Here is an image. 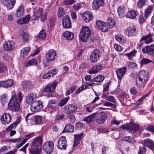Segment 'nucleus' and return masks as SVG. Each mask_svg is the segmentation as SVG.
<instances>
[{
  "label": "nucleus",
  "mask_w": 154,
  "mask_h": 154,
  "mask_svg": "<svg viewBox=\"0 0 154 154\" xmlns=\"http://www.w3.org/2000/svg\"><path fill=\"white\" fill-rule=\"evenodd\" d=\"M22 93L19 92L16 93L15 91L12 93L11 99L9 102L8 107L9 109L13 111L16 112L20 109V104L22 100Z\"/></svg>",
  "instance_id": "1"
},
{
  "label": "nucleus",
  "mask_w": 154,
  "mask_h": 154,
  "mask_svg": "<svg viewBox=\"0 0 154 154\" xmlns=\"http://www.w3.org/2000/svg\"><path fill=\"white\" fill-rule=\"evenodd\" d=\"M90 35V30L88 27L84 26L81 29L79 37L82 42H86Z\"/></svg>",
  "instance_id": "2"
},
{
  "label": "nucleus",
  "mask_w": 154,
  "mask_h": 154,
  "mask_svg": "<svg viewBox=\"0 0 154 154\" xmlns=\"http://www.w3.org/2000/svg\"><path fill=\"white\" fill-rule=\"evenodd\" d=\"M54 146V142L51 141L45 142L43 145V150L47 154H51L53 152Z\"/></svg>",
  "instance_id": "3"
},
{
  "label": "nucleus",
  "mask_w": 154,
  "mask_h": 154,
  "mask_svg": "<svg viewBox=\"0 0 154 154\" xmlns=\"http://www.w3.org/2000/svg\"><path fill=\"white\" fill-rule=\"evenodd\" d=\"M121 128L123 130H127L131 132H135L137 131L139 128V126L137 125L131 123L130 124H127L121 126Z\"/></svg>",
  "instance_id": "4"
},
{
  "label": "nucleus",
  "mask_w": 154,
  "mask_h": 154,
  "mask_svg": "<svg viewBox=\"0 0 154 154\" xmlns=\"http://www.w3.org/2000/svg\"><path fill=\"white\" fill-rule=\"evenodd\" d=\"M43 107L42 102L41 100H35L31 105V109L32 112H35L42 109Z\"/></svg>",
  "instance_id": "5"
},
{
  "label": "nucleus",
  "mask_w": 154,
  "mask_h": 154,
  "mask_svg": "<svg viewBox=\"0 0 154 154\" xmlns=\"http://www.w3.org/2000/svg\"><path fill=\"white\" fill-rule=\"evenodd\" d=\"M57 82L55 81L47 85L44 89V91L46 93H52L55 90Z\"/></svg>",
  "instance_id": "6"
},
{
  "label": "nucleus",
  "mask_w": 154,
  "mask_h": 154,
  "mask_svg": "<svg viewBox=\"0 0 154 154\" xmlns=\"http://www.w3.org/2000/svg\"><path fill=\"white\" fill-rule=\"evenodd\" d=\"M101 56L100 51L97 49L94 50L90 56V60L92 62H96Z\"/></svg>",
  "instance_id": "7"
},
{
  "label": "nucleus",
  "mask_w": 154,
  "mask_h": 154,
  "mask_svg": "<svg viewBox=\"0 0 154 154\" xmlns=\"http://www.w3.org/2000/svg\"><path fill=\"white\" fill-rule=\"evenodd\" d=\"M107 118V115L106 113L104 112H102L99 113L95 120L97 123L102 124L105 122Z\"/></svg>",
  "instance_id": "8"
},
{
  "label": "nucleus",
  "mask_w": 154,
  "mask_h": 154,
  "mask_svg": "<svg viewBox=\"0 0 154 154\" xmlns=\"http://www.w3.org/2000/svg\"><path fill=\"white\" fill-rule=\"evenodd\" d=\"M67 141L64 136L61 137L58 141L57 147L60 149L66 150L67 147Z\"/></svg>",
  "instance_id": "9"
},
{
  "label": "nucleus",
  "mask_w": 154,
  "mask_h": 154,
  "mask_svg": "<svg viewBox=\"0 0 154 154\" xmlns=\"http://www.w3.org/2000/svg\"><path fill=\"white\" fill-rule=\"evenodd\" d=\"M2 3L8 10L12 9L16 3L15 0H2Z\"/></svg>",
  "instance_id": "10"
},
{
  "label": "nucleus",
  "mask_w": 154,
  "mask_h": 154,
  "mask_svg": "<svg viewBox=\"0 0 154 154\" xmlns=\"http://www.w3.org/2000/svg\"><path fill=\"white\" fill-rule=\"evenodd\" d=\"M56 55V52L54 50H49L45 54L46 59L48 61H53L55 59Z\"/></svg>",
  "instance_id": "11"
},
{
  "label": "nucleus",
  "mask_w": 154,
  "mask_h": 154,
  "mask_svg": "<svg viewBox=\"0 0 154 154\" xmlns=\"http://www.w3.org/2000/svg\"><path fill=\"white\" fill-rule=\"evenodd\" d=\"M136 29L134 26L127 27L124 31L125 34L128 37L136 35Z\"/></svg>",
  "instance_id": "12"
},
{
  "label": "nucleus",
  "mask_w": 154,
  "mask_h": 154,
  "mask_svg": "<svg viewBox=\"0 0 154 154\" xmlns=\"http://www.w3.org/2000/svg\"><path fill=\"white\" fill-rule=\"evenodd\" d=\"M11 119V116L9 113H5L1 117L0 119L2 123L6 125L10 122Z\"/></svg>",
  "instance_id": "13"
},
{
  "label": "nucleus",
  "mask_w": 154,
  "mask_h": 154,
  "mask_svg": "<svg viewBox=\"0 0 154 154\" xmlns=\"http://www.w3.org/2000/svg\"><path fill=\"white\" fill-rule=\"evenodd\" d=\"M103 68V67L101 65H97L91 67L88 72L91 74L96 73L102 70Z\"/></svg>",
  "instance_id": "14"
},
{
  "label": "nucleus",
  "mask_w": 154,
  "mask_h": 154,
  "mask_svg": "<svg viewBox=\"0 0 154 154\" xmlns=\"http://www.w3.org/2000/svg\"><path fill=\"white\" fill-rule=\"evenodd\" d=\"M142 143L144 146L154 151V143L152 140L149 139H146L142 142Z\"/></svg>",
  "instance_id": "15"
},
{
  "label": "nucleus",
  "mask_w": 154,
  "mask_h": 154,
  "mask_svg": "<svg viewBox=\"0 0 154 154\" xmlns=\"http://www.w3.org/2000/svg\"><path fill=\"white\" fill-rule=\"evenodd\" d=\"M64 109L66 111L67 114H69L75 112L77 109V107L73 104H71L65 106Z\"/></svg>",
  "instance_id": "16"
},
{
  "label": "nucleus",
  "mask_w": 154,
  "mask_h": 154,
  "mask_svg": "<svg viewBox=\"0 0 154 154\" xmlns=\"http://www.w3.org/2000/svg\"><path fill=\"white\" fill-rule=\"evenodd\" d=\"M62 24L64 28H70L71 27V23L69 17L68 16L64 17L62 20Z\"/></svg>",
  "instance_id": "17"
},
{
  "label": "nucleus",
  "mask_w": 154,
  "mask_h": 154,
  "mask_svg": "<svg viewBox=\"0 0 154 154\" xmlns=\"http://www.w3.org/2000/svg\"><path fill=\"white\" fill-rule=\"evenodd\" d=\"M142 51L144 53H147L149 55H152L154 51V45L147 46L143 48Z\"/></svg>",
  "instance_id": "18"
},
{
  "label": "nucleus",
  "mask_w": 154,
  "mask_h": 154,
  "mask_svg": "<svg viewBox=\"0 0 154 154\" xmlns=\"http://www.w3.org/2000/svg\"><path fill=\"white\" fill-rule=\"evenodd\" d=\"M96 23L97 27L102 32H106L108 31V26H106V23L98 20L96 21Z\"/></svg>",
  "instance_id": "19"
},
{
  "label": "nucleus",
  "mask_w": 154,
  "mask_h": 154,
  "mask_svg": "<svg viewBox=\"0 0 154 154\" xmlns=\"http://www.w3.org/2000/svg\"><path fill=\"white\" fill-rule=\"evenodd\" d=\"M3 47L5 51H11L12 50L14 47V43L11 41L6 42L4 44Z\"/></svg>",
  "instance_id": "20"
},
{
  "label": "nucleus",
  "mask_w": 154,
  "mask_h": 154,
  "mask_svg": "<svg viewBox=\"0 0 154 154\" xmlns=\"http://www.w3.org/2000/svg\"><path fill=\"white\" fill-rule=\"evenodd\" d=\"M42 138L41 137H38L35 138L33 141L31 146L41 148Z\"/></svg>",
  "instance_id": "21"
},
{
  "label": "nucleus",
  "mask_w": 154,
  "mask_h": 154,
  "mask_svg": "<svg viewBox=\"0 0 154 154\" xmlns=\"http://www.w3.org/2000/svg\"><path fill=\"white\" fill-rule=\"evenodd\" d=\"M36 98L35 94L31 93L28 94L26 98V102L28 104H31L33 102L34 100Z\"/></svg>",
  "instance_id": "22"
},
{
  "label": "nucleus",
  "mask_w": 154,
  "mask_h": 154,
  "mask_svg": "<svg viewBox=\"0 0 154 154\" xmlns=\"http://www.w3.org/2000/svg\"><path fill=\"white\" fill-rule=\"evenodd\" d=\"M152 34L149 33L147 35L143 36L142 37L141 39L140 40V42L142 41H144V43L146 44H149L153 42L152 37Z\"/></svg>",
  "instance_id": "23"
},
{
  "label": "nucleus",
  "mask_w": 154,
  "mask_h": 154,
  "mask_svg": "<svg viewBox=\"0 0 154 154\" xmlns=\"http://www.w3.org/2000/svg\"><path fill=\"white\" fill-rule=\"evenodd\" d=\"M104 4V0H94L92 4V8L94 9H97Z\"/></svg>",
  "instance_id": "24"
},
{
  "label": "nucleus",
  "mask_w": 154,
  "mask_h": 154,
  "mask_svg": "<svg viewBox=\"0 0 154 154\" xmlns=\"http://www.w3.org/2000/svg\"><path fill=\"white\" fill-rule=\"evenodd\" d=\"M126 68L123 67L122 68L118 69L116 71V73L118 79H121L124 75L125 74Z\"/></svg>",
  "instance_id": "25"
},
{
  "label": "nucleus",
  "mask_w": 154,
  "mask_h": 154,
  "mask_svg": "<svg viewBox=\"0 0 154 154\" xmlns=\"http://www.w3.org/2000/svg\"><path fill=\"white\" fill-rule=\"evenodd\" d=\"M82 16L83 20L86 23L89 22L93 18V16L88 11L84 13Z\"/></svg>",
  "instance_id": "26"
},
{
  "label": "nucleus",
  "mask_w": 154,
  "mask_h": 154,
  "mask_svg": "<svg viewBox=\"0 0 154 154\" xmlns=\"http://www.w3.org/2000/svg\"><path fill=\"white\" fill-rule=\"evenodd\" d=\"M30 17L31 16L29 15H27L25 17L18 19L17 22L20 24L27 23L29 21Z\"/></svg>",
  "instance_id": "27"
},
{
  "label": "nucleus",
  "mask_w": 154,
  "mask_h": 154,
  "mask_svg": "<svg viewBox=\"0 0 154 154\" xmlns=\"http://www.w3.org/2000/svg\"><path fill=\"white\" fill-rule=\"evenodd\" d=\"M122 141H125L128 143L135 144L136 141L135 139L131 136H125L123 137L121 139Z\"/></svg>",
  "instance_id": "28"
},
{
  "label": "nucleus",
  "mask_w": 154,
  "mask_h": 154,
  "mask_svg": "<svg viewBox=\"0 0 154 154\" xmlns=\"http://www.w3.org/2000/svg\"><path fill=\"white\" fill-rule=\"evenodd\" d=\"M137 78L138 79L147 82L148 75L145 71L144 70H142L140 72Z\"/></svg>",
  "instance_id": "29"
},
{
  "label": "nucleus",
  "mask_w": 154,
  "mask_h": 154,
  "mask_svg": "<svg viewBox=\"0 0 154 154\" xmlns=\"http://www.w3.org/2000/svg\"><path fill=\"white\" fill-rule=\"evenodd\" d=\"M57 72L56 70L55 69L50 71L44 74L42 76V78L43 79H49L51 77H53L54 75L56 74Z\"/></svg>",
  "instance_id": "30"
},
{
  "label": "nucleus",
  "mask_w": 154,
  "mask_h": 154,
  "mask_svg": "<svg viewBox=\"0 0 154 154\" xmlns=\"http://www.w3.org/2000/svg\"><path fill=\"white\" fill-rule=\"evenodd\" d=\"M83 135L82 133H81L77 135H74V140L73 146H76L79 144L80 141Z\"/></svg>",
  "instance_id": "31"
},
{
  "label": "nucleus",
  "mask_w": 154,
  "mask_h": 154,
  "mask_svg": "<svg viewBox=\"0 0 154 154\" xmlns=\"http://www.w3.org/2000/svg\"><path fill=\"white\" fill-rule=\"evenodd\" d=\"M38 65V64L37 60L35 59H32L26 62L25 64V66L27 67L31 66H36Z\"/></svg>",
  "instance_id": "32"
},
{
  "label": "nucleus",
  "mask_w": 154,
  "mask_h": 154,
  "mask_svg": "<svg viewBox=\"0 0 154 154\" xmlns=\"http://www.w3.org/2000/svg\"><path fill=\"white\" fill-rule=\"evenodd\" d=\"M43 10L42 8H39L35 11H34L33 15V17L34 20L40 17L43 13Z\"/></svg>",
  "instance_id": "33"
},
{
  "label": "nucleus",
  "mask_w": 154,
  "mask_h": 154,
  "mask_svg": "<svg viewBox=\"0 0 154 154\" xmlns=\"http://www.w3.org/2000/svg\"><path fill=\"white\" fill-rule=\"evenodd\" d=\"M154 6H153L149 5L148 7L145 9L144 11V17L146 19L149 16L152 12Z\"/></svg>",
  "instance_id": "34"
},
{
  "label": "nucleus",
  "mask_w": 154,
  "mask_h": 154,
  "mask_svg": "<svg viewBox=\"0 0 154 154\" xmlns=\"http://www.w3.org/2000/svg\"><path fill=\"white\" fill-rule=\"evenodd\" d=\"M41 150V148L32 147L29 149V151L31 154H39Z\"/></svg>",
  "instance_id": "35"
},
{
  "label": "nucleus",
  "mask_w": 154,
  "mask_h": 154,
  "mask_svg": "<svg viewBox=\"0 0 154 154\" xmlns=\"http://www.w3.org/2000/svg\"><path fill=\"white\" fill-rule=\"evenodd\" d=\"M24 8L23 6H20L16 11V13L15 16L17 17H19L23 15L24 13Z\"/></svg>",
  "instance_id": "36"
},
{
  "label": "nucleus",
  "mask_w": 154,
  "mask_h": 154,
  "mask_svg": "<svg viewBox=\"0 0 154 154\" xmlns=\"http://www.w3.org/2000/svg\"><path fill=\"white\" fill-rule=\"evenodd\" d=\"M22 85L24 89H29L32 88V83L28 81H24L22 83Z\"/></svg>",
  "instance_id": "37"
},
{
  "label": "nucleus",
  "mask_w": 154,
  "mask_h": 154,
  "mask_svg": "<svg viewBox=\"0 0 154 154\" xmlns=\"http://www.w3.org/2000/svg\"><path fill=\"white\" fill-rule=\"evenodd\" d=\"M137 15V12L133 10L128 12L126 14V16L128 18L134 19L136 17Z\"/></svg>",
  "instance_id": "38"
},
{
  "label": "nucleus",
  "mask_w": 154,
  "mask_h": 154,
  "mask_svg": "<svg viewBox=\"0 0 154 154\" xmlns=\"http://www.w3.org/2000/svg\"><path fill=\"white\" fill-rule=\"evenodd\" d=\"M55 109V106L53 104H51L49 105V102H48L47 106L45 108V110L48 112L51 113L54 112Z\"/></svg>",
  "instance_id": "39"
},
{
  "label": "nucleus",
  "mask_w": 154,
  "mask_h": 154,
  "mask_svg": "<svg viewBox=\"0 0 154 154\" xmlns=\"http://www.w3.org/2000/svg\"><path fill=\"white\" fill-rule=\"evenodd\" d=\"M63 34V36L68 40H72L74 38L73 33L69 31H66Z\"/></svg>",
  "instance_id": "40"
},
{
  "label": "nucleus",
  "mask_w": 154,
  "mask_h": 154,
  "mask_svg": "<svg viewBox=\"0 0 154 154\" xmlns=\"http://www.w3.org/2000/svg\"><path fill=\"white\" fill-rule=\"evenodd\" d=\"M73 126L70 124L67 125L65 127L63 132H72L74 131Z\"/></svg>",
  "instance_id": "41"
},
{
  "label": "nucleus",
  "mask_w": 154,
  "mask_h": 154,
  "mask_svg": "<svg viewBox=\"0 0 154 154\" xmlns=\"http://www.w3.org/2000/svg\"><path fill=\"white\" fill-rule=\"evenodd\" d=\"M96 113H93L92 114L85 117L84 119V120L87 123H90L94 119V117Z\"/></svg>",
  "instance_id": "42"
},
{
  "label": "nucleus",
  "mask_w": 154,
  "mask_h": 154,
  "mask_svg": "<svg viewBox=\"0 0 154 154\" xmlns=\"http://www.w3.org/2000/svg\"><path fill=\"white\" fill-rule=\"evenodd\" d=\"M20 117H18L15 122L11 125L8 128H6V130L7 131H9L10 130L13 129L14 127H15L20 122Z\"/></svg>",
  "instance_id": "43"
},
{
  "label": "nucleus",
  "mask_w": 154,
  "mask_h": 154,
  "mask_svg": "<svg viewBox=\"0 0 154 154\" xmlns=\"http://www.w3.org/2000/svg\"><path fill=\"white\" fill-rule=\"evenodd\" d=\"M34 123L36 125H39L42 122V117L39 115H35L34 116Z\"/></svg>",
  "instance_id": "44"
},
{
  "label": "nucleus",
  "mask_w": 154,
  "mask_h": 154,
  "mask_svg": "<svg viewBox=\"0 0 154 154\" xmlns=\"http://www.w3.org/2000/svg\"><path fill=\"white\" fill-rule=\"evenodd\" d=\"M5 81V88L11 87L14 85L13 81L11 79H8Z\"/></svg>",
  "instance_id": "45"
},
{
  "label": "nucleus",
  "mask_w": 154,
  "mask_h": 154,
  "mask_svg": "<svg viewBox=\"0 0 154 154\" xmlns=\"http://www.w3.org/2000/svg\"><path fill=\"white\" fill-rule=\"evenodd\" d=\"M117 12L120 17H122L125 13V8L123 6H120L117 8Z\"/></svg>",
  "instance_id": "46"
},
{
  "label": "nucleus",
  "mask_w": 154,
  "mask_h": 154,
  "mask_svg": "<svg viewBox=\"0 0 154 154\" xmlns=\"http://www.w3.org/2000/svg\"><path fill=\"white\" fill-rule=\"evenodd\" d=\"M30 50V48L29 47L25 48L21 51V55L23 57L26 56L29 53Z\"/></svg>",
  "instance_id": "47"
},
{
  "label": "nucleus",
  "mask_w": 154,
  "mask_h": 154,
  "mask_svg": "<svg viewBox=\"0 0 154 154\" xmlns=\"http://www.w3.org/2000/svg\"><path fill=\"white\" fill-rule=\"evenodd\" d=\"M146 82L138 79L136 81V84L140 88H142L144 87L146 84Z\"/></svg>",
  "instance_id": "48"
},
{
  "label": "nucleus",
  "mask_w": 154,
  "mask_h": 154,
  "mask_svg": "<svg viewBox=\"0 0 154 154\" xmlns=\"http://www.w3.org/2000/svg\"><path fill=\"white\" fill-rule=\"evenodd\" d=\"M21 35L22 37L23 40L24 42H26L28 41L29 36L27 33L22 31L21 32Z\"/></svg>",
  "instance_id": "49"
},
{
  "label": "nucleus",
  "mask_w": 154,
  "mask_h": 154,
  "mask_svg": "<svg viewBox=\"0 0 154 154\" xmlns=\"http://www.w3.org/2000/svg\"><path fill=\"white\" fill-rule=\"evenodd\" d=\"M69 99L70 97H67L66 98L62 99L60 101L59 106L60 107L63 106L66 103Z\"/></svg>",
  "instance_id": "50"
},
{
  "label": "nucleus",
  "mask_w": 154,
  "mask_h": 154,
  "mask_svg": "<svg viewBox=\"0 0 154 154\" xmlns=\"http://www.w3.org/2000/svg\"><path fill=\"white\" fill-rule=\"evenodd\" d=\"M149 94H146L143 96L137 102L135 103V105L136 106H138L142 104L143 103V100Z\"/></svg>",
  "instance_id": "51"
},
{
  "label": "nucleus",
  "mask_w": 154,
  "mask_h": 154,
  "mask_svg": "<svg viewBox=\"0 0 154 154\" xmlns=\"http://www.w3.org/2000/svg\"><path fill=\"white\" fill-rule=\"evenodd\" d=\"M104 79V77L102 75H99L94 78L93 81H94L96 82H103Z\"/></svg>",
  "instance_id": "52"
},
{
  "label": "nucleus",
  "mask_w": 154,
  "mask_h": 154,
  "mask_svg": "<svg viewBox=\"0 0 154 154\" xmlns=\"http://www.w3.org/2000/svg\"><path fill=\"white\" fill-rule=\"evenodd\" d=\"M146 0H139L137 2V7L140 8H142L144 5H146Z\"/></svg>",
  "instance_id": "53"
},
{
  "label": "nucleus",
  "mask_w": 154,
  "mask_h": 154,
  "mask_svg": "<svg viewBox=\"0 0 154 154\" xmlns=\"http://www.w3.org/2000/svg\"><path fill=\"white\" fill-rule=\"evenodd\" d=\"M107 26H108L111 28L115 26V22L111 18H108L107 20Z\"/></svg>",
  "instance_id": "54"
},
{
  "label": "nucleus",
  "mask_w": 154,
  "mask_h": 154,
  "mask_svg": "<svg viewBox=\"0 0 154 154\" xmlns=\"http://www.w3.org/2000/svg\"><path fill=\"white\" fill-rule=\"evenodd\" d=\"M46 37L45 33L44 30H42L39 33L38 37L40 39L44 40Z\"/></svg>",
  "instance_id": "55"
},
{
  "label": "nucleus",
  "mask_w": 154,
  "mask_h": 154,
  "mask_svg": "<svg viewBox=\"0 0 154 154\" xmlns=\"http://www.w3.org/2000/svg\"><path fill=\"white\" fill-rule=\"evenodd\" d=\"M115 39L118 42H119L121 44H123L124 43V40L123 39L122 36H119L118 35H116L115 36Z\"/></svg>",
  "instance_id": "56"
},
{
  "label": "nucleus",
  "mask_w": 154,
  "mask_h": 154,
  "mask_svg": "<svg viewBox=\"0 0 154 154\" xmlns=\"http://www.w3.org/2000/svg\"><path fill=\"white\" fill-rule=\"evenodd\" d=\"M136 53V51H132L129 53L125 54L124 55L127 56L128 57V59L131 60L134 56V54Z\"/></svg>",
  "instance_id": "57"
},
{
  "label": "nucleus",
  "mask_w": 154,
  "mask_h": 154,
  "mask_svg": "<svg viewBox=\"0 0 154 154\" xmlns=\"http://www.w3.org/2000/svg\"><path fill=\"white\" fill-rule=\"evenodd\" d=\"M75 86H73L70 88L65 93L66 96H68L72 93L75 90Z\"/></svg>",
  "instance_id": "58"
},
{
  "label": "nucleus",
  "mask_w": 154,
  "mask_h": 154,
  "mask_svg": "<svg viewBox=\"0 0 154 154\" xmlns=\"http://www.w3.org/2000/svg\"><path fill=\"white\" fill-rule=\"evenodd\" d=\"M64 13V10L63 8H59L58 10V17H62Z\"/></svg>",
  "instance_id": "59"
},
{
  "label": "nucleus",
  "mask_w": 154,
  "mask_h": 154,
  "mask_svg": "<svg viewBox=\"0 0 154 154\" xmlns=\"http://www.w3.org/2000/svg\"><path fill=\"white\" fill-rule=\"evenodd\" d=\"M151 62V61L149 59L143 58L141 60V64H147Z\"/></svg>",
  "instance_id": "60"
},
{
  "label": "nucleus",
  "mask_w": 154,
  "mask_h": 154,
  "mask_svg": "<svg viewBox=\"0 0 154 154\" xmlns=\"http://www.w3.org/2000/svg\"><path fill=\"white\" fill-rule=\"evenodd\" d=\"M64 117V114H61L60 115H57L56 116L55 120L57 121L62 120Z\"/></svg>",
  "instance_id": "61"
},
{
  "label": "nucleus",
  "mask_w": 154,
  "mask_h": 154,
  "mask_svg": "<svg viewBox=\"0 0 154 154\" xmlns=\"http://www.w3.org/2000/svg\"><path fill=\"white\" fill-rule=\"evenodd\" d=\"M81 7V5L79 3H77L73 5V8L76 11H78Z\"/></svg>",
  "instance_id": "62"
},
{
  "label": "nucleus",
  "mask_w": 154,
  "mask_h": 154,
  "mask_svg": "<svg viewBox=\"0 0 154 154\" xmlns=\"http://www.w3.org/2000/svg\"><path fill=\"white\" fill-rule=\"evenodd\" d=\"M69 117L70 121L72 123L74 122L76 120L75 116L73 115L72 114L69 115Z\"/></svg>",
  "instance_id": "63"
},
{
  "label": "nucleus",
  "mask_w": 154,
  "mask_h": 154,
  "mask_svg": "<svg viewBox=\"0 0 154 154\" xmlns=\"http://www.w3.org/2000/svg\"><path fill=\"white\" fill-rule=\"evenodd\" d=\"M75 2L74 0H65L64 3L67 5H69L73 4Z\"/></svg>",
  "instance_id": "64"
}]
</instances>
